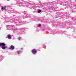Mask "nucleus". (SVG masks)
I'll return each mask as SVG.
<instances>
[{
    "label": "nucleus",
    "mask_w": 76,
    "mask_h": 76,
    "mask_svg": "<svg viewBox=\"0 0 76 76\" xmlns=\"http://www.w3.org/2000/svg\"><path fill=\"white\" fill-rule=\"evenodd\" d=\"M18 39L19 41H20V40H21V37H18Z\"/></svg>",
    "instance_id": "obj_13"
},
{
    "label": "nucleus",
    "mask_w": 76,
    "mask_h": 76,
    "mask_svg": "<svg viewBox=\"0 0 76 76\" xmlns=\"http://www.w3.org/2000/svg\"><path fill=\"white\" fill-rule=\"evenodd\" d=\"M37 18H34V19L33 20H35V21H36L37 20L36 19H37Z\"/></svg>",
    "instance_id": "obj_14"
},
{
    "label": "nucleus",
    "mask_w": 76,
    "mask_h": 76,
    "mask_svg": "<svg viewBox=\"0 0 76 76\" xmlns=\"http://www.w3.org/2000/svg\"><path fill=\"white\" fill-rule=\"evenodd\" d=\"M41 26V24H39L38 26V27H40V26Z\"/></svg>",
    "instance_id": "obj_17"
},
{
    "label": "nucleus",
    "mask_w": 76,
    "mask_h": 76,
    "mask_svg": "<svg viewBox=\"0 0 76 76\" xmlns=\"http://www.w3.org/2000/svg\"><path fill=\"white\" fill-rule=\"evenodd\" d=\"M55 32H53L52 33V34H55Z\"/></svg>",
    "instance_id": "obj_18"
},
{
    "label": "nucleus",
    "mask_w": 76,
    "mask_h": 76,
    "mask_svg": "<svg viewBox=\"0 0 76 76\" xmlns=\"http://www.w3.org/2000/svg\"><path fill=\"white\" fill-rule=\"evenodd\" d=\"M7 0V1H10V0Z\"/></svg>",
    "instance_id": "obj_20"
},
{
    "label": "nucleus",
    "mask_w": 76,
    "mask_h": 76,
    "mask_svg": "<svg viewBox=\"0 0 76 76\" xmlns=\"http://www.w3.org/2000/svg\"><path fill=\"white\" fill-rule=\"evenodd\" d=\"M32 53L34 54H37V50L35 49H33L32 51Z\"/></svg>",
    "instance_id": "obj_4"
},
{
    "label": "nucleus",
    "mask_w": 76,
    "mask_h": 76,
    "mask_svg": "<svg viewBox=\"0 0 76 76\" xmlns=\"http://www.w3.org/2000/svg\"><path fill=\"white\" fill-rule=\"evenodd\" d=\"M8 38V39H10L12 38V37H11V35L10 34H8L7 35Z\"/></svg>",
    "instance_id": "obj_8"
},
{
    "label": "nucleus",
    "mask_w": 76,
    "mask_h": 76,
    "mask_svg": "<svg viewBox=\"0 0 76 76\" xmlns=\"http://www.w3.org/2000/svg\"><path fill=\"white\" fill-rule=\"evenodd\" d=\"M11 18H12H12H13L12 17V16H11Z\"/></svg>",
    "instance_id": "obj_19"
},
{
    "label": "nucleus",
    "mask_w": 76,
    "mask_h": 76,
    "mask_svg": "<svg viewBox=\"0 0 76 76\" xmlns=\"http://www.w3.org/2000/svg\"><path fill=\"white\" fill-rule=\"evenodd\" d=\"M1 30V28H0V30Z\"/></svg>",
    "instance_id": "obj_21"
},
{
    "label": "nucleus",
    "mask_w": 76,
    "mask_h": 76,
    "mask_svg": "<svg viewBox=\"0 0 76 76\" xmlns=\"http://www.w3.org/2000/svg\"><path fill=\"white\" fill-rule=\"evenodd\" d=\"M11 23H12V22H11Z\"/></svg>",
    "instance_id": "obj_22"
},
{
    "label": "nucleus",
    "mask_w": 76,
    "mask_h": 76,
    "mask_svg": "<svg viewBox=\"0 0 76 76\" xmlns=\"http://www.w3.org/2000/svg\"><path fill=\"white\" fill-rule=\"evenodd\" d=\"M8 19H9V18H8Z\"/></svg>",
    "instance_id": "obj_23"
},
{
    "label": "nucleus",
    "mask_w": 76,
    "mask_h": 76,
    "mask_svg": "<svg viewBox=\"0 0 76 76\" xmlns=\"http://www.w3.org/2000/svg\"><path fill=\"white\" fill-rule=\"evenodd\" d=\"M2 19H9V18L5 16H4L3 17H2Z\"/></svg>",
    "instance_id": "obj_5"
},
{
    "label": "nucleus",
    "mask_w": 76,
    "mask_h": 76,
    "mask_svg": "<svg viewBox=\"0 0 76 76\" xmlns=\"http://www.w3.org/2000/svg\"><path fill=\"white\" fill-rule=\"evenodd\" d=\"M10 21L12 22H14V23H15V25H17V24L22 25V23H25V21H23V22H22L21 21H18L16 20V19H15L14 20H11Z\"/></svg>",
    "instance_id": "obj_2"
},
{
    "label": "nucleus",
    "mask_w": 76,
    "mask_h": 76,
    "mask_svg": "<svg viewBox=\"0 0 76 76\" xmlns=\"http://www.w3.org/2000/svg\"><path fill=\"white\" fill-rule=\"evenodd\" d=\"M10 50H14L15 49V47L13 45H11L10 47Z\"/></svg>",
    "instance_id": "obj_7"
},
{
    "label": "nucleus",
    "mask_w": 76,
    "mask_h": 76,
    "mask_svg": "<svg viewBox=\"0 0 76 76\" xmlns=\"http://www.w3.org/2000/svg\"><path fill=\"white\" fill-rule=\"evenodd\" d=\"M11 12L12 13H19V12L18 11H12V12Z\"/></svg>",
    "instance_id": "obj_10"
},
{
    "label": "nucleus",
    "mask_w": 76,
    "mask_h": 76,
    "mask_svg": "<svg viewBox=\"0 0 76 76\" xmlns=\"http://www.w3.org/2000/svg\"><path fill=\"white\" fill-rule=\"evenodd\" d=\"M38 13H39L41 12V10H38Z\"/></svg>",
    "instance_id": "obj_15"
},
{
    "label": "nucleus",
    "mask_w": 76,
    "mask_h": 76,
    "mask_svg": "<svg viewBox=\"0 0 76 76\" xmlns=\"http://www.w3.org/2000/svg\"><path fill=\"white\" fill-rule=\"evenodd\" d=\"M6 45L4 43L0 42V47L1 46V48L3 50L6 49Z\"/></svg>",
    "instance_id": "obj_3"
},
{
    "label": "nucleus",
    "mask_w": 76,
    "mask_h": 76,
    "mask_svg": "<svg viewBox=\"0 0 76 76\" xmlns=\"http://www.w3.org/2000/svg\"><path fill=\"white\" fill-rule=\"evenodd\" d=\"M7 7L6 6H3L1 7V9L2 10H5V9H6Z\"/></svg>",
    "instance_id": "obj_6"
},
{
    "label": "nucleus",
    "mask_w": 76,
    "mask_h": 76,
    "mask_svg": "<svg viewBox=\"0 0 76 76\" xmlns=\"http://www.w3.org/2000/svg\"><path fill=\"white\" fill-rule=\"evenodd\" d=\"M11 27L12 30L16 34H18V35L24 34H23V32L21 31L19 29L15 28V26L13 25H11Z\"/></svg>",
    "instance_id": "obj_1"
},
{
    "label": "nucleus",
    "mask_w": 76,
    "mask_h": 76,
    "mask_svg": "<svg viewBox=\"0 0 76 76\" xmlns=\"http://www.w3.org/2000/svg\"><path fill=\"white\" fill-rule=\"evenodd\" d=\"M22 3L20 2V4H19V5H18V6H22Z\"/></svg>",
    "instance_id": "obj_12"
},
{
    "label": "nucleus",
    "mask_w": 76,
    "mask_h": 76,
    "mask_svg": "<svg viewBox=\"0 0 76 76\" xmlns=\"http://www.w3.org/2000/svg\"><path fill=\"white\" fill-rule=\"evenodd\" d=\"M25 18H28V15H26V16L25 17Z\"/></svg>",
    "instance_id": "obj_16"
},
{
    "label": "nucleus",
    "mask_w": 76,
    "mask_h": 76,
    "mask_svg": "<svg viewBox=\"0 0 76 76\" xmlns=\"http://www.w3.org/2000/svg\"><path fill=\"white\" fill-rule=\"evenodd\" d=\"M7 29H11V26H7Z\"/></svg>",
    "instance_id": "obj_11"
},
{
    "label": "nucleus",
    "mask_w": 76,
    "mask_h": 76,
    "mask_svg": "<svg viewBox=\"0 0 76 76\" xmlns=\"http://www.w3.org/2000/svg\"><path fill=\"white\" fill-rule=\"evenodd\" d=\"M17 53L18 54H20L22 53V52L20 50H18L17 51Z\"/></svg>",
    "instance_id": "obj_9"
}]
</instances>
